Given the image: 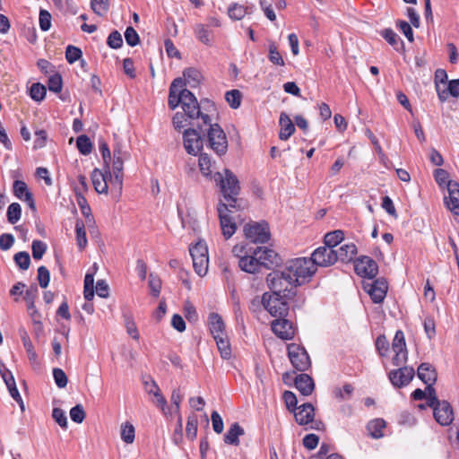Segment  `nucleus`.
<instances>
[{
	"label": "nucleus",
	"mask_w": 459,
	"mask_h": 459,
	"mask_svg": "<svg viewBox=\"0 0 459 459\" xmlns=\"http://www.w3.org/2000/svg\"><path fill=\"white\" fill-rule=\"evenodd\" d=\"M212 179L220 186L223 196L224 202L221 201L218 204H225L236 210L244 208L242 200L238 198L240 193L239 181L231 170L225 169L223 173L215 172L212 175Z\"/></svg>",
	"instance_id": "1"
},
{
	"label": "nucleus",
	"mask_w": 459,
	"mask_h": 459,
	"mask_svg": "<svg viewBox=\"0 0 459 459\" xmlns=\"http://www.w3.org/2000/svg\"><path fill=\"white\" fill-rule=\"evenodd\" d=\"M200 132L204 131V126H208L207 141L210 148L219 156L224 155L228 151V140L226 134L218 124H212L208 115H202V122L197 123Z\"/></svg>",
	"instance_id": "2"
},
{
	"label": "nucleus",
	"mask_w": 459,
	"mask_h": 459,
	"mask_svg": "<svg viewBox=\"0 0 459 459\" xmlns=\"http://www.w3.org/2000/svg\"><path fill=\"white\" fill-rule=\"evenodd\" d=\"M266 282L273 294H280L288 299H291L296 294L297 284L285 267L270 273L266 277Z\"/></svg>",
	"instance_id": "3"
},
{
	"label": "nucleus",
	"mask_w": 459,
	"mask_h": 459,
	"mask_svg": "<svg viewBox=\"0 0 459 459\" xmlns=\"http://www.w3.org/2000/svg\"><path fill=\"white\" fill-rule=\"evenodd\" d=\"M284 267L297 286L309 281L316 272V267L313 261L307 257L291 259L285 264Z\"/></svg>",
	"instance_id": "4"
},
{
	"label": "nucleus",
	"mask_w": 459,
	"mask_h": 459,
	"mask_svg": "<svg viewBox=\"0 0 459 459\" xmlns=\"http://www.w3.org/2000/svg\"><path fill=\"white\" fill-rule=\"evenodd\" d=\"M128 152L117 145L113 150L112 172L110 171V185L112 189H116L121 194L124 179V161L129 158Z\"/></svg>",
	"instance_id": "5"
},
{
	"label": "nucleus",
	"mask_w": 459,
	"mask_h": 459,
	"mask_svg": "<svg viewBox=\"0 0 459 459\" xmlns=\"http://www.w3.org/2000/svg\"><path fill=\"white\" fill-rule=\"evenodd\" d=\"M233 254L239 258V268L248 273H256L262 267L259 258L252 248H247L244 245H236L232 249Z\"/></svg>",
	"instance_id": "6"
},
{
	"label": "nucleus",
	"mask_w": 459,
	"mask_h": 459,
	"mask_svg": "<svg viewBox=\"0 0 459 459\" xmlns=\"http://www.w3.org/2000/svg\"><path fill=\"white\" fill-rule=\"evenodd\" d=\"M289 299L280 294L265 292L262 296V303L264 308L274 317H284L288 315Z\"/></svg>",
	"instance_id": "7"
},
{
	"label": "nucleus",
	"mask_w": 459,
	"mask_h": 459,
	"mask_svg": "<svg viewBox=\"0 0 459 459\" xmlns=\"http://www.w3.org/2000/svg\"><path fill=\"white\" fill-rule=\"evenodd\" d=\"M193 260V267L199 276H204L208 272L209 257L208 248L204 242L199 241L189 247Z\"/></svg>",
	"instance_id": "8"
},
{
	"label": "nucleus",
	"mask_w": 459,
	"mask_h": 459,
	"mask_svg": "<svg viewBox=\"0 0 459 459\" xmlns=\"http://www.w3.org/2000/svg\"><path fill=\"white\" fill-rule=\"evenodd\" d=\"M244 235L253 243L264 244L269 241L271 233L266 221H250L244 226Z\"/></svg>",
	"instance_id": "9"
},
{
	"label": "nucleus",
	"mask_w": 459,
	"mask_h": 459,
	"mask_svg": "<svg viewBox=\"0 0 459 459\" xmlns=\"http://www.w3.org/2000/svg\"><path fill=\"white\" fill-rule=\"evenodd\" d=\"M287 350L288 357L295 369L304 372L310 368V358L304 347L297 343H290Z\"/></svg>",
	"instance_id": "10"
},
{
	"label": "nucleus",
	"mask_w": 459,
	"mask_h": 459,
	"mask_svg": "<svg viewBox=\"0 0 459 459\" xmlns=\"http://www.w3.org/2000/svg\"><path fill=\"white\" fill-rule=\"evenodd\" d=\"M181 108L186 117L192 120L201 119L202 115L199 103L195 96L187 89L183 87Z\"/></svg>",
	"instance_id": "11"
},
{
	"label": "nucleus",
	"mask_w": 459,
	"mask_h": 459,
	"mask_svg": "<svg viewBox=\"0 0 459 459\" xmlns=\"http://www.w3.org/2000/svg\"><path fill=\"white\" fill-rule=\"evenodd\" d=\"M310 259L313 261L316 268L317 266L328 267L337 262L335 249L326 246L319 247L315 249L311 255Z\"/></svg>",
	"instance_id": "12"
},
{
	"label": "nucleus",
	"mask_w": 459,
	"mask_h": 459,
	"mask_svg": "<svg viewBox=\"0 0 459 459\" xmlns=\"http://www.w3.org/2000/svg\"><path fill=\"white\" fill-rule=\"evenodd\" d=\"M230 207L225 204H218L217 212L220 219L221 232L226 239H229L236 232L237 226L232 218L229 215Z\"/></svg>",
	"instance_id": "13"
},
{
	"label": "nucleus",
	"mask_w": 459,
	"mask_h": 459,
	"mask_svg": "<svg viewBox=\"0 0 459 459\" xmlns=\"http://www.w3.org/2000/svg\"><path fill=\"white\" fill-rule=\"evenodd\" d=\"M354 270L361 277L373 279L378 273V265L371 257L363 255L354 262Z\"/></svg>",
	"instance_id": "14"
},
{
	"label": "nucleus",
	"mask_w": 459,
	"mask_h": 459,
	"mask_svg": "<svg viewBox=\"0 0 459 459\" xmlns=\"http://www.w3.org/2000/svg\"><path fill=\"white\" fill-rule=\"evenodd\" d=\"M183 140L184 147L188 154L196 155L203 149V138L195 128L186 129Z\"/></svg>",
	"instance_id": "15"
},
{
	"label": "nucleus",
	"mask_w": 459,
	"mask_h": 459,
	"mask_svg": "<svg viewBox=\"0 0 459 459\" xmlns=\"http://www.w3.org/2000/svg\"><path fill=\"white\" fill-rule=\"evenodd\" d=\"M91 181L94 189L99 194H108V182L110 183V167H104V171L94 169L91 172Z\"/></svg>",
	"instance_id": "16"
},
{
	"label": "nucleus",
	"mask_w": 459,
	"mask_h": 459,
	"mask_svg": "<svg viewBox=\"0 0 459 459\" xmlns=\"http://www.w3.org/2000/svg\"><path fill=\"white\" fill-rule=\"evenodd\" d=\"M415 371L411 367H402L389 373V379L395 387L407 385L413 378Z\"/></svg>",
	"instance_id": "17"
},
{
	"label": "nucleus",
	"mask_w": 459,
	"mask_h": 459,
	"mask_svg": "<svg viewBox=\"0 0 459 459\" xmlns=\"http://www.w3.org/2000/svg\"><path fill=\"white\" fill-rule=\"evenodd\" d=\"M435 420L442 426H448L454 420L453 409L446 401L432 407Z\"/></svg>",
	"instance_id": "18"
},
{
	"label": "nucleus",
	"mask_w": 459,
	"mask_h": 459,
	"mask_svg": "<svg viewBox=\"0 0 459 459\" xmlns=\"http://www.w3.org/2000/svg\"><path fill=\"white\" fill-rule=\"evenodd\" d=\"M255 251L259 258V262L263 267L267 269L272 268L273 266L278 265L281 258L278 254L266 247H257L255 248Z\"/></svg>",
	"instance_id": "19"
},
{
	"label": "nucleus",
	"mask_w": 459,
	"mask_h": 459,
	"mask_svg": "<svg viewBox=\"0 0 459 459\" xmlns=\"http://www.w3.org/2000/svg\"><path fill=\"white\" fill-rule=\"evenodd\" d=\"M13 192L18 199L25 202L33 212H36L33 195L24 181L15 180L13 185Z\"/></svg>",
	"instance_id": "20"
},
{
	"label": "nucleus",
	"mask_w": 459,
	"mask_h": 459,
	"mask_svg": "<svg viewBox=\"0 0 459 459\" xmlns=\"http://www.w3.org/2000/svg\"><path fill=\"white\" fill-rule=\"evenodd\" d=\"M271 327L273 332L282 340H290L294 336L292 324L283 317L273 320Z\"/></svg>",
	"instance_id": "21"
},
{
	"label": "nucleus",
	"mask_w": 459,
	"mask_h": 459,
	"mask_svg": "<svg viewBox=\"0 0 459 459\" xmlns=\"http://www.w3.org/2000/svg\"><path fill=\"white\" fill-rule=\"evenodd\" d=\"M448 196H445L444 203L448 210L455 215H459V183L452 181L448 183Z\"/></svg>",
	"instance_id": "22"
},
{
	"label": "nucleus",
	"mask_w": 459,
	"mask_h": 459,
	"mask_svg": "<svg viewBox=\"0 0 459 459\" xmlns=\"http://www.w3.org/2000/svg\"><path fill=\"white\" fill-rule=\"evenodd\" d=\"M185 82L182 78H176L172 82L169 87V107L170 109L174 110L182 102V91L183 87H185Z\"/></svg>",
	"instance_id": "23"
},
{
	"label": "nucleus",
	"mask_w": 459,
	"mask_h": 459,
	"mask_svg": "<svg viewBox=\"0 0 459 459\" xmlns=\"http://www.w3.org/2000/svg\"><path fill=\"white\" fill-rule=\"evenodd\" d=\"M388 290L387 282L385 279H377L368 290L372 301L374 303H382L386 296Z\"/></svg>",
	"instance_id": "24"
},
{
	"label": "nucleus",
	"mask_w": 459,
	"mask_h": 459,
	"mask_svg": "<svg viewBox=\"0 0 459 459\" xmlns=\"http://www.w3.org/2000/svg\"><path fill=\"white\" fill-rule=\"evenodd\" d=\"M293 412L295 420L299 425H307L308 423H312L314 420L315 408L309 403L301 404Z\"/></svg>",
	"instance_id": "25"
},
{
	"label": "nucleus",
	"mask_w": 459,
	"mask_h": 459,
	"mask_svg": "<svg viewBox=\"0 0 459 459\" xmlns=\"http://www.w3.org/2000/svg\"><path fill=\"white\" fill-rule=\"evenodd\" d=\"M418 377L426 385L435 384L437 374L435 368L429 363H421L417 370Z\"/></svg>",
	"instance_id": "26"
},
{
	"label": "nucleus",
	"mask_w": 459,
	"mask_h": 459,
	"mask_svg": "<svg viewBox=\"0 0 459 459\" xmlns=\"http://www.w3.org/2000/svg\"><path fill=\"white\" fill-rule=\"evenodd\" d=\"M295 386L304 396L310 395L315 388V384L307 374H299L295 378Z\"/></svg>",
	"instance_id": "27"
},
{
	"label": "nucleus",
	"mask_w": 459,
	"mask_h": 459,
	"mask_svg": "<svg viewBox=\"0 0 459 459\" xmlns=\"http://www.w3.org/2000/svg\"><path fill=\"white\" fill-rule=\"evenodd\" d=\"M279 124L281 130L279 138L282 141L288 140L295 132V126L290 117L286 113L280 115Z\"/></svg>",
	"instance_id": "28"
},
{
	"label": "nucleus",
	"mask_w": 459,
	"mask_h": 459,
	"mask_svg": "<svg viewBox=\"0 0 459 459\" xmlns=\"http://www.w3.org/2000/svg\"><path fill=\"white\" fill-rule=\"evenodd\" d=\"M209 327L210 332L213 338L219 336H224L225 332V324L222 320V317L217 313H211L209 316Z\"/></svg>",
	"instance_id": "29"
},
{
	"label": "nucleus",
	"mask_w": 459,
	"mask_h": 459,
	"mask_svg": "<svg viewBox=\"0 0 459 459\" xmlns=\"http://www.w3.org/2000/svg\"><path fill=\"white\" fill-rule=\"evenodd\" d=\"M244 434V429L238 422H234L227 430L223 439L224 442L228 445L238 446L239 437L243 436Z\"/></svg>",
	"instance_id": "30"
},
{
	"label": "nucleus",
	"mask_w": 459,
	"mask_h": 459,
	"mask_svg": "<svg viewBox=\"0 0 459 459\" xmlns=\"http://www.w3.org/2000/svg\"><path fill=\"white\" fill-rule=\"evenodd\" d=\"M194 33L196 39L206 46H212L213 42L212 31L207 25L197 23L194 27Z\"/></svg>",
	"instance_id": "31"
},
{
	"label": "nucleus",
	"mask_w": 459,
	"mask_h": 459,
	"mask_svg": "<svg viewBox=\"0 0 459 459\" xmlns=\"http://www.w3.org/2000/svg\"><path fill=\"white\" fill-rule=\"evenodd\" d=\"M337 261L342 263H349L352 261L354 255L357 254V247L353 243L344 244L338 249H335Z\"/></svg>",
	"instance_id": "32"
},
{
	"label": "nucleus",
	"mask_w": 459,
	"mask_h": 459,
	"mask_svg": "<svg viewBox=\"0 0 459 459\" xmlns=\"http://www.w3.org/2000/svg\"><path fill=\"white\" fill-rule=\"evenodd\" d=\"M198 164L200 171L204 177H212L215 162L207 153H200Z\"/></svg>",
	"instance_id": "33"
},
{
	"label": "nucleus",
	"mask_w": 459,
	"mask_h": 459,
	"mask_svg": "<svg viewBox=\"0 0 459 459\" xmlns=\"http://www.w3.org/2000/svg\"><path fill=\"white\" fill-rule=\"evenodd\" d=\"M344 238V233L341 230L328 232L325 235V246L334 249Z\"/></svg>",
	"instance_id": "34"
},
{
	"label": "nucleus",
	"mask_w": 459,
	"mask_h": 459,
	"mask_svg": "<svg viewBox=\"0 0 459 459\" xmlns=\"http://www.w3.org/2000/svg\"><path fill=\"white\" fill-rule=\"evenodd\" d=\"M381 36L396 50L403 48V42L400 37L392 30L385 29L381 31Z\"/></svg>",
	"instance_id": "35"
},
{
	"label": "nucleus",
	"mask_w": 459,
	"mask_h": 459,
	"mask_svg": "<svg viewBox=\"0 0 459 459\" xmlns=\"http://www.w3.org/2000/svg\"><path fill=\"white\" fill-rule=\"evenodd\" d=\"M218 350L221 353L222 359H228L231 356V348L230 344V341L228 339V335L219 336L214 338Z\"/></svg>",
	"instance_id": "36"
},
{
	"label": "nucleus",
	"mask_w": 459,
	"mask_h": 459,
	"mask_svg": "<svg viewBox=\"0 0 459 459\" xmlns=\"http://www.w3.org/2000/svg\"><path fill=\"white\" fill-rule=\"evenodd\" d=\"M385 427V421L382 419H376L368 422L367 429L370 436L374 438L383 437V429Z\"/></svg>",
	"instance_id": "37"
},
{
	"label": "nucleus",
	"mask_w": 459,
	"mask_h": 459,
	"mask_svg": "<svg viewBox=\"0 0 459 459\" xmlns=\"http://www.w3.org/2000/svg\"><path fill=\"white\" fill-rule=\"evenodd\" d=\"M20 336L22 341V344L26 350L28 358L30 361H35L37 359V353L34 350V346L27 333V332L24 329L20 330Z\"/></svg>",
	"instance_id": "38"
},
{
	"label": "nucleus",
	"mask_w": 459,
	"mask_h": 459,
	"mask_svg": "<svg viewBox=\"0 0 459 459\" xmlns=\"http://www.w3.org/2000/svg\"><path fill=\"white\" fill-rule=\"evenodd\" d=\"M75 233H76V243L78 247L82 250L87 246V238L85 226L82 221L78 220L75 224Z\"/></svg>",
	"instance_id": "39"
},
{
	"label": "nucleus",
	"mask_w": 459,
	"mask_h": 459,
	"mask_svg": "<svg viewBox=\"0 0 459 459\" xmlns=\"http://www.w3.org/2000/svg\"><path fill=\"white\" fill-rule=\"evenodd\" d=\"M121 439L126 444H132L135 437V429L133 424L125 422L121 425L120 429Z\"/></svg>",
	"instance_id": "40"
},
{
	"label": "nucleus",
	"mask_w": 459,
	"mask_h": 459,
	"mask_svg": "<svg viewBox=\"0 0 459 459\" xmlns=\"http://www.w3.org/2000/svg\"><path fill=\"white\" fill-rule=\"evenodd\" d=\"M198 419L195 413H192L187 418L186 435L190 440H194L197 435Z\"/></svg>",
	"instance_id": "41"
},
{
	"label": "nucleus",
	"mask_w": 459,
	"mask_h": 459,
	"mask_svg": "<svg viewBox=\"0 0 459 459\" xmlns=\"http://www.w3.org/2000/svg\"><path fill=\"white\" fill-rule=\"evenodd\" d=\"M247 11L248 8L244 5L232 4L228 9V14L230 19L239 21L245 17V15L247 13Z\"/></svg>",
	"instance_id": "42"
},
{
	"label": "nucleus",
	"mask_w": 459,
	"mask_h": 459,
	"mask_svg": "<svg viewBox=\"0 0 459 459\" xmlns=\"http://www.w3.org/2000/svg\"><path fill=\"white\" fill-rule=\"evenodd\" d=\"M183 75L185 79L183 81L187 82L191 87H195L202 77L201 73L195 68H187L184 71Z\"/></svg>",
	"instance_id": "43"
},
{
	"label": "nucleus",
	"mask_w": 459,
	"mask_h": 459,
	"mask_svg": "<svg viewBox=\"0 0 459 459\" xmlns=\"http://www.w3.org/2000/svg\"><path fill=\"white\" fill-rule=\"evenodd\" d=\"M22 216V207L18 203H12L6 212L7 221L11 224H15Z\"/></svg>",
	"instance_id": "44"
},
{
	"label": "nucleus",
	"mask_w": 459,
	"mask_h": 459,
	"mask_svg": "<svg viewBox=\"0 0 459 459\" xmlns=\"http://www.w3.org/2000/svg\"><path fill=\"white\" fill-rule=\"evenodd\" d=\"M76 145L79 152L83 155H88L91 152L92 143L90 138L85 134H82L77 138Z\"/></svg>",
	"instance_id": "45"
},
{
	"label": "nucleus",
	"mask_w": 459,
	"mask_h": 459,
	"mask_svg": "<svg viewBox=\"0 0 459 459\" xmlns=\"http://www.w3.org/2000/svg\"><path fill=\"white\" fill-rule=\"evenodd\" d=\"M268 51V58L270 62L280 66H283L285 65L284 60L280 52L278 51V48L274 42L269 44Z\"/></svg>",
	"instance_id": "46"
},
{
	"label": "nucleus",
	"mask_w": 459,
	"mask_h": 459,
	"mask_svg": "<svg viewBox=\"0 0 459 459\" xmlns=\"http://www.w3.org/2000/svg\"><path fill=\"white\" fill-rule=\"evenodd\" d=\"M46 93V87L39 82L33 83L30 90V96L35 101H41L44 100Z\"/></svg>",
	"instance_id": "47"
},
{
	"label": "nucleus",
	"mask_w": 459,
	"mask_h": 459,
	"mask_svg": "<svg viewBox=\"0 0 459 459\" xmlns=\"http://www.w3.org/2000/svg\"><path fill=\"white\" fill-rule=\"evenodd\" d=\"M152 403L159 407L164 415L170 414V408L168 406V403L166 398L161 394L160 390L157 392L155 391V394L153 395Z\"/></svg>",
	"instance_id": "48"
},
{
	"label": "nucleus",
	"mask_w": 459,
	"mask_h": 459,
	"mask_svg": "<svg viewBox=\"0 0 459 459\" xmlns=\"http://www.w3.org/2000/svg\"><path fill=\"white\" fill-rule=\"evenodd\" d=\"M225 99L232 108H238L241 104V93L238 90L227 91Z\"/></svg>",
	"instance_id": "49"
},
{
	"label": "nucleus",
	"mask_w": 459,
	"mask_h": 459,
	"mask_svg": "<svg viewBox=\"0 0 459 459\" xmlns=\"http://www.w3.org/2000/svg\"><path fill=\"white\" fill-rule=\"evenodd\" d=\"M38 286L36 284H31L27 290L25 291L24 300L27 304V308H32L33 303H35L38 298Z\"/></svg>",
	"instance_id": "50"
},
{
	"label": "nucleus",
	"mask_w": 459,
	"mask_h": 459,
	"mask_svg": "<svg viewBox=\"0 0 459 459\" xmlns=\"http://www.w3.org/2000/svg\"><path fill=\"white\" fill-rule=\"evenodd\" d=\"M14 262L22 270H27L30 264V257L29 253L25 251L18 252L14 255Z\"/></svg>",
	"instance_id": "51"
},
{
	"label": "nucleus",
	"mask_w": 459,
	"mask_h": 459,
	"mask_svg": "<svg viewBox=\"0 0 459 459\" xmlns=\"http://www.w3.org/2000/svg\"><path fill=\"white\" fill-rule=\"evenodd\" d=\"M91 6L97 15L102 16L108 10V0H91Z\"/></svg>",
	"instance_id": "52"
},
{
	"label": "nucleus",
	"mask_w": 459,
	"mask_h": 459,
	"mask_svg": "<svg viewBox=\"0 0 459 459\" xmlns=\"http://www.w3.org/2000/svg\"><path fill=\"white\" fill-rule=\"evenodd\" d=\"M392 349L394 351H402L406 350V343H405V338L404 333L403 331L398 330L394 337L393 343H392Z\"/></svg>",
	"instance_id": "53"
},
{
	"label": "nucleus",
	"mask_w": 459,
	"mask_h": 459,
	"mask_svg": "<svg viewBox=\"0 0 459 459\" xmlns=\"http://www.w3.org/2000/svg\"><path fill=\"white\" fill-rule=\"evenodd\" d=\"M434 178L439 186H446L447 189H448V183L453 181V180L449 179L448 172L443 169H435Z\"/></svg>",
	"instance_id": "54"
},
{
	"label": "nucleus",
	"mask_w": 459,
	"mask_h": 459,
	"mask_svg": "<svg viewBox=\"0 0 459 459\" xmlns=\"http://www.w3.org/2000/svg\"><path fill=\"white\" fill-rule=\"evenodd\" d=\"M434 384L427 385L426 387V400H427V405L429 407H434L439 403H441L442 401H439L436 394V390L433 387Z\"/></svg>",
	"instance_id": "55"
},
{
	"label": "nucleus",
	"mask_w": 459,
	"mask_h": 459,
	"mask_svg": "<svg viewBox=\"0 0 459 459\" xmlns=\"http://www.w3.org/2000/svg\"><path fill=\"white\" fill-rule=\"evenodd\" d=\"M63 82L59 74H55L48 78V87L50 91L60 92L62 90Z\"/></svg>",
	"instance_id": "56"
},
{
	"label": "nucleus",
	"mask_w": 459,
	"mask_h": 459,
	"mask_svg": "<svg viewBox=\"0 0 459 459\" xmlns=\"http://www.w3.org/2000/svg\"><path fill=\"white\" fill-rule=\"evenodd\" d=\"M31 249L33 258L39 260L47 250V245L41 240H33Z\"/></svg>",
	"instance_id": "57"
},
{
	"label": "nucleus",
	"mask_w": 459,
	"mask_h": 459,
	"mask_svg": "<svg viewBox=\"0 0 459 459\" xmlns=\"http://www.w3.org/2000/svg\"><path fill=\"white\" fill-rule=\"evenodd\" d=\"M38 281L41 288L45 289L48 286L50 281V273L46 266H39L38 269Z\"/></svg>",
	"instance_id": "58"
},
{
	"label": "nucleus",
	"mask_w": 459,
	"mask_h": 459,
	"mask_svg": "<svg viewBox=\"0 0 459 459\" xmlns=\"http://www.w3.org/2000/svg\"><path fill=\"white\" fill-rule=\"evenodd\" d=\"M82 55V50L74 46L69 45L65 50V58L69 64L76 62Z\"/></svg>",
	"instance_id": "59"
},
{
	"label": "nucleus",
	"mask_w": 459,
	"mask_h": 459,
	"mask_svg": "<svg viewBox=\"0 0 459 459\" xmlns=\"http://www.w3.org/2000/svg\"><path fill=\"white\" fill-rule=\"evenodd\" d=\"M85 411L82 404H77L70 410V417L75 423H82L85 419Z\"/></svg>",
	"instance_id": "60"
},
{
	"label": "nucleus",
	"mask_w": 459,
	"mask_h": 459,
	"mask_svg": "<svg viewBox=\"0 0 459 459\" xmlns=\"http://www.w3.org/2000/svg\"><path fill=\"white\" fill-rule=\"evenodd\" d=\"M107 44L109 48L114 49L121 48L123 45L121 34L117 30L112 31L108 37Z\"/></svg>",
	"instance_id": "61"
},
{
	"label": "nucleus",
	"mask_w": 459,
	"mask_h": 459,
	"mask_svg": "<svg viewBox=\"0 0 459 459\" xmlns=\"http://www.w3.org/2000/svg\"><path fill=\"white\" fill-rule=\"evenodd\" d=\"M282 398L284 400L287 409L291 412L295 411L296 409L298 408V400L295 394L292 393L291 391H285L283 393Z\"/></svg>",
	"instance_id": "62"
},
{
	"label": "nucleus",
	"mask_w": 459,
	"mask_h": 459,
	"mask_svg": "<svg viewBox=\"0 0 459 459\" xmlns=\"http://www.w3.org/2000/svg\"><path fill=\"white\" fill-rule=\"evenodd\" d=\"M52 417L62 429H67V417L62 409L54 408L52 411Z\"/></svg>",
	"instance_id": "63"
},
{
	"label": "nucleus",
	"mask_w": 459,
	"mask_h": 459,
	"mask_svg": "<svg viewBox=\"0 0 459 459\" xmlns=\"http://www.w3.org/2000/svg\"><path fill=\"white\" fill-rule=\"evenodd\" d=\"M125 39H126V43L131 47H134V46L138 45L140 42V38H139L138 33L131 26L126 28V30L125 31Z\"/></svg>",
	"instance_id": "64"
}]
</instances>
